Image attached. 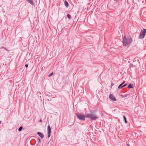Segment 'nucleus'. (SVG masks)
Instances as JSON below:
<instances>
[{
  "label": "nucleus",
  "mask_w": 146,
  "mask_h": 146,
  "mask_svg": "<svg viewBox=\"0 0 146 146\" xmlns=\"http://www.w3.org/2000/svg\"><path fill=\"white\" fill-rule=\"evenodd\" d=\"M50 133L48 132V137H49L50 136Z\"/></svg>",
  "instance_id": "17"
},
{
  "label": "nucleus",
  "mask_w": 146,
  "mask_h": 146,
  "mask_svg": "<svg viewBox=\"0 0 146 146\" xmlns=\"http://www.w3.org/2000/svg\"><path fill=\"white\" fill-rule=\"evenodd\" d=\"M22 129V127H20L18 129V131H21V130Z\"/></svg>",
  "instance_id": "16"
},
{
  "label": "nucleus",
  "mask_w": 146,
  "mask_h": 146,
  "mask_svg": "<svg viewBox=\"0 0 146 146\" xmlns=\"http://www.w3.org/2000/svg\"><path fill=\"white\" fill-rule=\"evenodd\" d=\"M47 131L48 132L50 133L51 132V129L49 125H48L47 127Z\"/></svg>",
  "instance_id": "8"
},
{
  "label": "nucleus",
  "mask_w": 146,
  "mask_h": 146,
  "mask_svg": "<svg viewBox=\"0 0 146 146\" xmlns=\"http://www.w3.org/2000/svg\"><path fill=\"white\" fill-rule=\"evenodd\" d=\"M114 1H115L116 0H114Z\"/></svg>",
  "instance_id": "24"
},
{
  "label": "nucleus",
  "mask_w": 146,
  "mask_h": 146,
  "mask_svg": "<svg viewBox=\"0 0 146 146\" xmlns=\"http://www.w3.org/2000/svg\"><path fill=\"white\" fill-rule=\"evenodd\" d=\"M120 96L121 98H122L126 97H127V95H121Z\"/></svg>",
  "instance_id": "13"
},
{
  "label": "nucleus",
  "mask_w": 146,
  "mask_h": 146,
  "mask_svg": "<svg viewBox=\"0 0 146 146\" xmlns=\"http://www.w3.org/2000/svg\"><path fill=\"white\" fill-rule=\"evenodd\" d=\"M128 88L130 89L133 88V85L131 84H129L128 86Z\"/></svg>",
  "instance_id": "10"
},
{
  "label": "nucleus",
  "mask_w": 146,
  "mask_h": 146,
  "mask_svg": "<svg viewBox=\"0 0 146 146\" xmlns=\"http://www.w3.org/2000/svg\"><path fill=\"white\" fill-rule=\"evenodd\" d=\"M27 1L32 5H33V0H27Z\"/></svg>",
  "instance_id": "9"
},
{
  "label": "nucleus",
  "mask_w": 146,
  "mask_h": 146,
  "mask_svg": "<svg viewBox=\"0 0 146 146\" xmlns=\"http://www.w3.org/2000/svg\"><path fill=\"white\" fill-rule=\"evenodd\" d=\"M76 114L78 118L80 120L83 121L85 120V116H83L82 115H78L76 113Z\"/></svg>",
  "instance_id": "3"
},
{
  "label": "nucleus",
  "mask_w": 146,
  "mask_h": 146,
  "mask_svg": "<svg viewBox=\"0 0 146 146\" xmlns=\"http://www.w3.org/2000/svg\"><path fill=\"white\" fill-rule=\"evenodd\" d=\"M98 117H97L96 115L95 114H91V119L93 120H95L97 119Z\"/></svg>",
  "instance_id": "5"
},
{
  "label": "nucleus",
  "mask_w": 146,
  "mask_h": 146,
  "mask_svg": "<svg viewBox=\"0 0 146 146\" xmlns=\"http://www.w3.org/2000/svg\"><path fill=\"white\" fill-rule=\"evenodd\" d=\"M37 134L42 138L44 137V135L40 132H38Z\"/></svg>",
  "instance_id": "7"
},
{
  "label": "nucleus",
  "mask_w": 146,
  "mask_h": 146,
  "mask_svg": "<svg viewBox=\"0 0 146 146\" xmlns=\"http://www.w3.org/2000/svg\"><path fill=\"white\" fill-rule=\"evenodd\" d=\"M67 16V17H68V19H71V16H70V15H69V14H68Z\"/></svg>",
  "instance_id": "15"
},
{
  "label": "nucleus",
  "mask_w": 146,
  "mask_h": 146,
  "mask_svg": "<svg viewBox=\"0 0 146 146\" xmlns=\"http://www.w3.org/2000/svg\"><path fill=\"white\" fill-rule=\"evenodd\" d=\"M146 33V29H144L143 31H141L140 33V34L139 36V39L143 38H144L145 34Z\"/></svg>",
  "instance_id": "2"
},
{
  "label": "nucleus",
  "mask_w": 146,
  "mask_h": 146,
  "mask_svg": "<svg viewBox=\"0 0 146 146\" xmlns=\"http://www.w3.org/2000/svg\"><path fill=\"white\" fill-rule=\"evenodd\" d=\"M64 4H65V6L67 7L68 6V3L66 1H64Z\"/></svg>",
  "instance_id": "11"
},
{
  "label": "nucleus",
  "mask_w": 146,
  "mask_h": 146,
  "mask_svg": "<svg viewBox=\"0 0 146 146\" xmlns=\"http://www.w3.org/2000/svg\"><path fill=\"white\" fill-rule=\"evenodd\" d=\"M40 122H41L42 121H41V119H40Z\"/></svg>",
  "instance_id": "22"
},
{
  "label": "nucleus",
  "mask_w": 146,
  "mask_h": 146,
  "mask_svg": "<svg viewBox=\"0 0 146 146\" xmlns=\"http://www.w3.org/2000/svg\"><path fill=\"white\" fill-rule=\"evenodd\" d=\"M1 123V121L0 122V123Z\"/></svg>",
  "instance_id": "23"
},
{
  "label": "nucleus",
  "mask_w": 146,
  "mask_h": 146,
  "mask_svg": "<svg viewBox=\"0 0 146 146\" xmlns=\"http://www.w3.org/2000/svg\"><path fill=\"white\" fill-rule=\"evenodd\" d=\"M123 117L125 120V123H127L126 119L125 116H123Z\"/></svg>",
  "instance_id": "14"
},
{
  "label": "nucleus",
  "mask_w": 146,
  "mask_h": 146,
  "mask_svg": "<svg viewBox=\"0 0 146 146\" xmlns=\"http://www.w3.org/2000/svg\"><path fill=\"white\" fill-rule=\"evenodd\" d=\"M127 145L128 146H130V145L129 144H127Z\"/></svg>",
  "instance_id": "21"
},
{
  "label": "nucleus",
  "mask_w": 146,
  "mask_h": 146,
  "mask_svg": "<svg viewBox=\"0 0 146 146\" xmlns=\"http://www.w3.org/2000/svg\"><path fill=\"white\" fill-rule=\"evenodd\" d=\"M25 67H26V68H27V67H28V64H26V65H25Z\"/></svg>",
  "instance_id": "19"
},
{
  "label": "nucleus",
  "mask_w": 146,
  "mask_h": 146,
  "mask_svg": "<svg viewBox=\"0 0 146 146\" xmlns=\"http://www.w3.org/2000/svg\"><path fill=\"white\" fill-rule=\"evenodd\" d=\"M53 72H52V73H50V74L48 76H49V77H50V76H52V74H53Z\"/></svg>",
  "instance_id": "18"
},
{
  "label": "nucleus",
  "mask_w": 146,
  "mask_h": 146,
  "mask_svg": "<svg viewBox=\"0 0 146 146\" xmlns=\"http://www.w3.org/2000/svg\"><path fill=\"white\" fill-rule=\"evenodd\" d=\"M123 38L122 42L123 46H129L132 42V39L129 34L125 35Z\"/></svg>",
  "instance_id": "1"
},
{
  "label": "nucleus",
  "mask_w": 146,
  "mask_h": 146,
  "mask_svg": "<svg viewBox=\"0 0 146 146\" xmlns=\"http://www.w3.org/2000/svg\"><path fill=\"white\" fill-rule=\"evenodd\" d=\"M126 85L127 84H125L123 85H122V84H121L118 87V88L121 89L123 87L126 86Z\"/></svg>",
  "instance_id": "6"
},
{
  "label": "nucleus",
  "mask_w": 146,
  "mask_h": 146,
  "mask_svg": "<svg viewBox=\"0 0 146 146\" xmlns=\"http://www.w3.org/2000/svg\"><path fill=\"white\" fill-rule=\"evenodd\" d=\"M109 98H110L114 101H116V99L114 96L112 94L110 95L109 96Z\"/></svg>",
  "instance_id": "4"
},
{
  "label": "nucleus",
  "mask_w": 146,
  "mask_h": 146,
  "mask_svg": "<svg viewBox=\"0 0 146 146\" xmlns=\"http://www.w3.org/2000/svg\"><path fill=\"white\" fill-rule=\"evenodd\" d=\"M91 114H88L85 117H90L91 118Z\"/></svg>",
  "instance_id": "12"
},
{
  "label": "nucleus",
  "mask_w": 146,
  "mask_h": 146,
  "mask_svg": "<svg viewBox=\"0 0 146 146\" xmlns=\"http://www.w3.org/2000/svg\"><path fill=\"white\" fill-rule=\"evenodd\" d=\"M125 83V81H124L121 84H122V85H123V84H124V83Z\"/></svg>",
  "instance_id": "20"
}]
</instances>
